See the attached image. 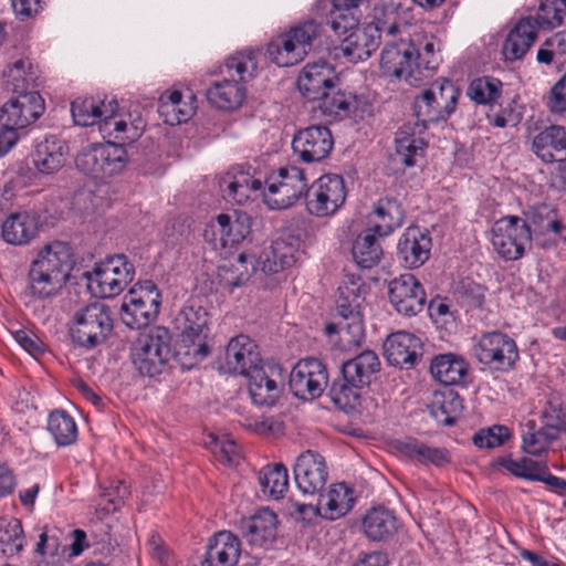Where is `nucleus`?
<instances>
[{
    "mask_svg": "<svg viewBox=\"0 0 566 566\" xmlns=\"http://www.w3.org/2000/svg\"><path fill=\"white\" fill-rule=\"evenodd\" d=\"M460 90L455 84L441 77L431 83L415 97L412 108L416 116L413 126L405 124L396 133L394 160L405 167L416 165V158L424 154L426 143L420 136L430 123L446 120L457 107Z\"/></svg>",
    "mask_w": 566,
    "mask_h": 566,
    "instance_id": "obj_1",
    "label": "nucleus"
},
{
    "mask_svg": "<svg viewBox=\"0 0 566 566\" xmlns=\"http://www.w3.org/2000/svg\"><path fill=\"white\" fill-rule=\"evenodd\" d=\"M380 370V361L373 350H364L342 364V379L329 388L332 401L340 409L348 410L359 405L361 390L369 387Z\"/></svg>",
    "mask_w": 566,
    "mask_h": 566,
    "instance_id": "obj_2",
    "label": "nucleus"
},
{
    "mask_svg": "<svg viewBox=\"0 0 566 566\" xmlns=\"http://www.w3.org/2000/svg\"><path fill=\"white\" fill-rule=\"evenodd\" d=\"M324 27L315 20H307L290 28L268 44L270 60L280 67L302 62L316 45L322 44Z\"/></svg>",
    "mask_w": 566,
    "mask_h": 566,
    "instance_id": "obj_3",
    "label": "nucleus"
},
{
    "mask_svg": "<svg viewBox=\"0 0 566 566\" xmlns=\"http://www.w3.org/2000/svg\"><path fill=\"white\" fill-rule=\"evenodd\" d=\"M113 331V317L108 305L95 301L76 311L70 328L75 344L86 349L106 342Z\"/></svg>",
    "mask_w": 566,
    "mask_h": 566,
    "instance_id": "obj_4",
    "label": "nucleus"
},
{
    "mask_svg": "<svg viewBox=\"0 0 566 566\" xmlns=\"http://www.w3.org/2000/svg\"><path fill=\"white\" fill-rule=\"evenodd\" d=\"M130 357L135 369L142 376L155 377L161 374L172 357L169 331L165 327H156L138 337L132 348Z\"/></svg>",
    "mask_w": 566,
    "mask_h": 566,
    "instance_id": "obj_5",
    "label": "nucleus"
},
{
    "mask_svg": "<svg viewBox=\"0 0 566 566\" xmlns=\"http://www.w3.org/2000/svg\"><path fill=\"white\" fill-rule=\"evenodd\" d=\"M178 321L182 323V332L176 356L184 366L191 367L206 358L210 350L206 342L208 313L201 306H188L180 312Z\"/></svg>",
    "mask_w": 566,
    "mask_h": 566,
    "instance_id": "obj_6",
    "label": "nucleus"
},
{
    "mask_svg": "<svg viewBox=\"0 0 566 566\" xmlns=\"http://www.w3.org/2000/svg\"><path fill=\"white\" fill-rule=\"evenodd\" d=\"M134 265L124 254H115L83 275L92 294L101 298L118 295L133 281Z\"/></svg>",
    "mask_w": 566,
    "mask_h": 566,
    "instance_id": "obj_7",
    "label": "nucleus"
},
{
    "mask_svg": "<svg viewBox=\"0 0 566 566\" xmlns=\"http://www.w3.org/2000/svg\"><path fill=\"white\" fill-rule=\"evenodd\" d=\"M473 355L479 363L496 371L511 370L520 359L515 340L500 331L481 335L473 346Z\"/></svg>",
    "mask_w": 566,
    "mask_h": 566,
    "instance_id": "obj_8",
    "label": "nucleus"
},
{
    "mask_svg": "<svg viewBox=\"0 0 566 566\" xmlns=\"http://www.w3.org/2000/svg\"><path fill=\"white\" fill-rule=\"evenodd\" d=\"M494 250L505 260L521 259L532 247V230L518 216H505L492 229Z\"/></svg>",
    "mask_w": 566,
    "mask_h": 566,
    "instance_id": "obj_9",
    "label": "nucleus"
},
{
    "mask_svg": "<svg viewBox=\"0 0 566 566\" xmlns=\"http://www.w3.org/2000/svg\"><path fill=\"white\" fill-rule=\"evenodd\" d=\"M126 161V149L123 145L105 143L82 149L76 158V168L94 178L109 177L119 171Z\"/></svg>",
    "mask_w": 566,
    "mask_h": 566,
    "instance_id": "obj_10",
    "label": "nucleus"
},
{
    "mask_svg": "<svg viewBox=\"0 0 566 566\" xmlns=\"http://www.w3.org/2000/svg\"><path fill=\"white\" fill-rule=\"evenodd\" d=\"M346 188L339 175H324L306 190L307 211L316 217L334 214L346 200Z\"/></svg>",
    "mask_w": 566,
    "mask_h": 566,
    "instance_id": "obj_11",
    "label": "nucleus"
},
{
    "mask_svg": "<svg viewBox=\"0 0 566 566\" xmlns=\"http://www.w3.org/2000/svg\"><path fill=\"white\" fill-rule=\"evenodd\" d=\"M417 46L413 41L400 40L387 44L380 55L384 74L406 81L416 86L423 81L419 66L415 62Z\"/></svg>",
    "mask_w": 566,
    "mask_h": 566,
    "instance_id": "obj_12",
    "label": "nucleus"
},
{
    "mask_svg": "<svg viewBox=\"0 0 566 566\" xmlns=\"http://www.w3.org/2000/svg\"><path fill=\"white\" fill-rule=\"evenodd\" d=\"M266 202L273 209L289 208L308 189L304 170L296 166L280 168L266 180Z\"/></svg>",
    "mask_w": 566,
    "mask_h": 566,
    "instance_id": "obj_13",
    "label": "nucleus"
},
{
    "mask_svg": "<svg viewBox=\"0 0 566 566\" xmlns=\"http://www.w3.org/2000/svg\"><path fill=\"white\" fill-rule=\"evenodd\" d=\"M397 30L398 25L396 23L389 25L386 23H368L361 28L356 24L347 31L348 35L344 38L340 50L352 62L364 61L378 49L382 32L392 35Z\"/></svg>",
    "mask_w": 566,
    "mask_h": 566,
    "instance_id": "obj_14",
    "label": "nucleus"
},
{
    "mask_svg": "<svg viewBox=\"0 0 566 566\" xmlns=\"http://www.w3.org/2000/svg\"><path fill=\"white\" fill-rule=\"evenodd\" d=\"M328 381L326 367L316 358L301 359L290 373V389L303 400L319 397Z\"/></svg>",
    "mask_w": 566,
    "mask_h": 566,
    "instance_id": "obj_15",
    "label": "nucleus"
},
{
    "mask_svg": "<svg viewBox=\"0 0 566 566\" xmlns=\"http://www.w3.org/2000/svg\"><path fill=\"white\" fill-rule=\"evenodd\" d=\"M44 109V99L39 92L13 94L0 108V123L17 132L34 123Z\"/></svg>",
    "mask_w": 566,
    "mask_h": 566,
    "instance_id": "obj_16",
    "label": "nucleus"
},
{
    "mask_svg": "<svg viewBox=\"0 0 566 566\" xmlns=\"http://www.w3.org/2000/svg\"><path fill=\"white\" fill-rule=\"evenodd\" d=\"M388 300L398 314L411 317L423 310L427 296L422 284L407 273L388 283Z\"/></svg>",
    "mask_w": 566,
    "mask_h": 566,
    "instance_id": "obj_17",
    "label": "nucleus"
},
{
    "mask_svg": "<svg viewBox=\"0 0 566 566\" xmlns=\"http://www.w3.org/2000/svg\"><path fill=\"white\" fill-rule=\"evenodd\" d=\"M248 390L252 401L259 406H273L279 399L282 387L280 381L281 368L275 365L262 363L249 370Z\"/></svg>",
    "mask_w": 566,
    "mask_h": 566,
    "instance_id": "obj_18",
    "label": "nucleus"
},
{
    "mask_svg": "<svg viewBox=\"0 0 566 566\" xmlns=\"http://www.w3.org/2000/svg\"><path fill=\"white\" fill-rule=\"evenodd\" d=\"M333 144L332 133L326 126L313 125L294 135L292 148L302 161L311 164L326 158Z\"/></svg>",
    "mask_w": 566,
    "mask_h": 566,
    "instance_id": "obj_19",
    "label": "nucleus"
},
{
    "mask_svg": "<svg viewBox=\"0 0 566 566\" xmlns=\"http://www.w3.org/2000/svg\"><path fill=\"white\" fill-rule=\"evenodd\" d=\"M293 472L298 490L311 497H315L324 489L327 481L324 458L311 450L297 457Z\"/></svg>",
    "mask_w": 566,
    "mask_h": 566,
    "instance_id": "obj_20",
    "label": "nucleus"
},
{
    "mask_svg": "<svg viewBox=\"0 0 566 566\" xmlns=\"http://www.w3.org/2000/svg\"><path fill=\"white\" fill-rule=\"evenodd\" d=\"M422 342L408 332H397L387 337L384 343V355L387 361L400 368L409 369L422 358Z\"/></svg>",
    "mask_w": 566,
    "mask_h": 566,
    "instance_id": "obj_21",
    "label": "nucleus"
},
{
    "mask_svg": "<svg viewBox=\"0 0 566 566\" xmlns=\"http://www.w3.org/2000/svg\"><path fill=\"white\" fill-rule=\"evenodd\" d=\"M337 80L335 69L326 61L306 64L297 77V88L307 101H317L324 96Z\"/></svg>",
    "mask_w": 566,
    "mask_h": 566,
    "instance_id": "obj_22",
    "label": "nucleus"
},
{
    "mask_svg": "<svg viewBox=\"0 0 566 566\" xmlns=\"http://www.w3.org/2000/svg\"><path fill=\"white\" fill-rule=\"evenodd\" d=\"M532 151L542 161L551 164L566 160V127L549 125L532 137Z\"/></svg>",
    "mask_w": 566,
    "mask_h": 566,
    "instance_id": "obj_23",
    "label": "nucleus"
},
{
    "mask_svg": "<svg viewBox=\"0 0 566 566\" xmlns=\"http://www.w3.org/2000/svg\"><path fill=\"white\" fill-rule=\"evenodd\" d=\"M31 263L52 275L56 274V279L66 283L74 260L70 245L65 242L55 241L43 247Z\"/></svg>",
    "mask_w": 566,
    "mask_h": 566,
    "instance_id": "obj_24",
    "label": "nucleus"
},
{
    "mask_svg": "<svg viewBox=\"0 0 566 566\" xmlns=\"http://www.w3.org/2000/svg\"><path fill=\"white\" fill-rule=\"evenodd\" d=\"M276 524L275 513L270 509H262L253 516L241 520L240 533L249 545L262 547L275 539Z\"/></svg>",
    "mask_w": 566,
    "mask_h": 566,
    "instance_id": "obj_25",
    "label": "nucleus"
},
{
    "mask_svg": "<svg viewBox=\"0 0 566 566\" xmlns=\"http://www.w3.org/2000/svg\"><path fill=\"white\" fill-rule=\"evenodd\" d=\"M398 255L405 266L417 269L430 256L431 238L418 227L408 228L398 242Z\"/></svg>",
    "mask_w": 566,
    "mask_h": 566,
    "instance_id": "obj_26",
    "label": "nucleus"
},
{
    "mask_svg": "<svg viewBox=\"0 0 566 566\" xmlns=\"http://www.w3.org/2000/svg\"><path fill=\"white\" fill-rule=\"evenodd\" d=\"M255 345L245 335L233 337L224 352L223 368L229 373L247 375L249 370L259 366V353L254 350Z\"/></svg>",
    "mask_w": 566,
    "mask_h": 566,
    "instance_id": "obj_27",
    "label": "nucleus"
},
{
    "mask_svg": "<svg viewBox=\"0 0 566 566\" xmlns=\"http://www.w3.org/2000/svg\"><path fill=\"white\" fill-rule=\"evenodd\" d=\"M159 303L148 297L136 296V292H128L120 307L123 323L132 329L146 327L159 313Z\"/></svg>",
    "mask_w": 566,
    "mask_h": 566,
    "instance_id": "obj_28",
    "label": "nucleus"
},
{
    "mask_svg": "<svg viewBox=\"0 0 566 566\" xmlns=\"http://www.w3.org/2000/svg\"><path fill=\"white\" fill-rule=\"evenodd\" d=\"M239 556V538L229 531H221L210 538L205 563L208 566H234Z\"/></svg>",
    "mask_w": 566,
    "mask_h": 566,
    "instance_id": "obj_29",
    "label": "nucleus"
},
{
    "mask_svg": "<svg viewBox=\"0 0 566 566\" xmlns=\"http://www.w3.org/2000/svg\"><path fill=\"white\" fill-rule=\"evenodd\" d=\"M537 21L532 17L521 19L503 43V55L507 61L522 59L537 38Z\"/></svg>",
    "mask_w": 566,
    "mask_h": 566,
    "instance_id": "obj_30",
    "label": "nucleus"
},
{
    "mask_svg": "<svg viewBox=\"0 0 566 566\" xmlns=\"http://www.w3.org/2000/svg\"><path fill=\"white\" fill-rule=\"evenodd\" d=\"M67 146L55 136H48L36 143L32 155L34 166L42 174H52L61 169L66 160Z\"/></svg>",
    "mask_w": 566,
    "mask_h": 566,
    "instance_id": "obj_31",
    "label": "nucleus"
},
{
    "mask_svg": "<svg viewBox=\"0 0 566 566\" xmlns=\"http://www.w3.org/2000/svg\"><path fill=\"white\" fill-rule=\"evenodd\" d=\"M405 214L400 203L395 198L378 200L374 212L369 216V229L379 238L387 237L402 224Z\"/></svg>",
    "mask_w": 566,
    "mask_h": 566,
    "instance_id": "obj_32",
    "label": "nucleus"
},
{
    "mask_svg": "<svg viewBox=\"0 0 566 566\" xmlns=\"http://www.w3.org/2000/svg\"><path fill=\"white\" fill-rule=\"evenodd\" d=\"M322 114L328 120L345 119L349 117L358 107L357 96L347 91H342L333 85V90L324 93V96L317 99Z\"/></svg>",
    "mask_w": 566,
    "mask_h": 566,
    "instance_id": "obj_33",
    "label": "nucleus"
},
{
    "mask_svg": "<svg viewBox=\"0 0 566 566\" xmlns=\"http://www.w3.org/2000/svg\"><path fill=\"white\" fill-rule=\"evenodd\" d=\"M363 528L370 541L381 542L398 532L399 522L392 511L378 506L367 512L363 518Z\"/></svg>",
    "mask_w": 566,
    "mask_h": 566,
    "instance_id": "obj_34",
    "label": "nucleus"
},
{
    "mask_svg": "<svg viewBox=\"0 0 566 566\" xmlns=\"http://www.w3.org/2000/svg\"><path fill=\"white\" fill-rule=\"evenodd\" d=\"M38 226V219L30 213H12L2 223L1 235L9 244L23 245L35 238Z\"/></svg>",
    "mask_w": 566,
    "mask_h": 566,
    "instance_id": "obj_35",
    "label": "nucleus"
},
{
    "mask_svg": "<svg viewBox=\"0 0 566 566\" xmlns=\"http://www.w3.org/2000/svg\"><path fill=\"white\" fill-rule=\"evenodd\" d=\"M254 270L253 258L241 253L234 261L218 268V282L221 287L231 293L235 287L247 284Z\"/></svg>",
    "mask_w": 566,
    "mask_h": 566,
    "instance_id": "obj_36",
    "label": "nucleus"
},
{
    "mask_svg": "<svg viewBox=\"0 0 566 566\" xmlns=\"http://www.w3.org/2000/svg\"><path fill=\"white\" fill-rule=\"evenodd\" d=\"M6 88L12 94L38 92V72L29 59H19L3 72Z\"/></svg>",
    "mask_w": 566,
    "mask_h": 566,
    "instance_id": "obj_37",
    "label": "nucleus"
},
{
    "mask_svg": "<svg viewBox=\"0 0 566 566\" xmlns=\"http://www.w3.org/2000/svg\"><path fill=\"white\" fill-rule=\"evenodd\" d=\"M210 104L219 109L233 111L240 107L245 98V87L234 80L214 82L206 92Z\"/></svg>",
    "mask_w": 566,
    "mask_h": 566,
    "instance_id": "obj_38",
    "label": "nucleus"
},
{
    "mask_svg": "<svg viewBox=\"0 0 566 566\" xmlns=\"http://www.w3.org/2000/svg\"><path fill=\"white\" fill-rule=\"evenodd\" d=\"M432 418L440 424L452 426L462 412V399L451 390L436 391L428 406Z\"/></svg>",
    "mask_w": 566,
    "mask_h": 566,
    "instance_id": "obj_39",
    "label": "nucleus"
},
{
    "mask_svg": "<svg viewBox=\"0 0 566 566\" xmlns=\"http://www.w3.org/2000/svg\"><path fill=\"white\" fill-rule=\"evenodd\" d=\"M430 371L438 381L446 386L458 385L468 374V364L460 356L443 354L432 359Z\"/></svg>",
    "mask_w": 566,
    "mask_h": 566,
    "instance_id": "obj_40",
    "label": "nucleus"
},
{
    "mask_svg": "<svg viewBox=\"0 0 566 566\" xmlns=\"http://www.w3.org/2000/svg\"><path fill=\"white\" fill-rule=\"evenodd\" d=\"M55 276L56 274L52 275L31 263L25 295L32 300H46L56 296L66 283Z\"/></svg>",
    "mask_w": 566,
    "mask_h": 566,
    "instance_id": "obj_41",
    "label": "nucleus"
},
{
    "mask_svg": "<svg viewBox=\"0 0 566 566\" xmlns=\"http://www.w3.org/2000/svg\"><path fill=\"white\" fill-rule=\"evenodd\" d=\"M316 496L322 500L323 516L329 520L345 515L355 502L353 490L345 483L334 484L326 494L319 492Z\"/></svg>",
    "mask_w": 566,
    "mask_h": 566,
    "instance_id": "obj_42",
    "label": "nucleus"
},
{
    "mask_svg": "<svg viewBox=\"0 0 566 566\" xmlns=\"http://www.w3.org/2000/svg\"><path fill=\"white\" fill-rule=\"evenodd\" d=\"M376 235L377 233L368 228L357 237L353 244V258L363 269H370L378 264L382 256V248Z\"/></svg>",
    "mask_w": 566,
    "mask_h": 566,
    "instance_id": "obj_43",
    "label": "nucleus"
},
{
    "mask_svg": "<svg viewBox=\"0 0 566 566\" xmlns=\"http://www.w3.org/2000/svg\"><path fill=\"white\" fill-rule=\"evenodd\" d=\"M367 0H333L331 11V28L337 35H345L348 30L358 24V8Z\"/></svg>",
    "mask_w": 566,
    "mask_h": 566,
    "instance_id": "obj_44",
    "label": "nucleus"
},
{
    "mask_svg": "<svg viewBox=\"0 0 566 566\" xmlns=\"http://www.w3.org/2000/svg\"><path fill=\"white\" fill-rule=\"evenodd\" d=\"M501 94L502 82L491 76L474 78L467 88V96L478 105L493 106Z\"/></svg>",
    "mask_w": 566,
    "mask_h": 566,
    "instance_id": "obj_45",
    "label": "nucleus"
},
{
    "mask_svg": "<svg viewBox=\"0 0 566 566\" xmlns=\"http://www.w3.org/2000/svg\"><path fill=\"white\" fill-rule=\"evenodd\" d=\"M48 430L57 446L65 447L77 439V427L72 416L64 410H54L48 420Z\"/></svg>",
    "mask_w": 566,
    "mask_h": 566,
    "instance_id": "obj_46",
    "label": "nucleus"
},
{
    "mask_svg": "<svg viewBox=\"0 0 566 566\" xmlns=\"http://www.w3.org/2000/svg\"><path fill=\"white\" fill-rule=\"evenodd\" d=\"M338 296L336 300V314L340 321L354 319L355 315H361L360 306V284L352 280L349 283H343L338 286Z\"/></svg>",
    "mask_w": 566,
    "mask_h": 566,
    "instance_id": "obj_47",
    "label": "nucleus"
},
{
    "mask_svg": "<svg viewBox=\"0 0 566 566\" xmlns=\"http://www.w3.org/2000/svg\"><path fill=\"white\" fill-rule=\"evenodd\" d=\"M216 221L223 245L237 244L250 233V218L245 213L237 216L235 219H232L229 214L220 213Z\"/></svg>",
    "mask_w": 566,
    "mask_h": 566,
    "instance_id": "obj_48",
    "label": "nucleus"
},
{
    "mask_svg": "<svg viewBox=\"0 0 566 566\" xmlns=\"http://www.w3.org/2000/svg\"><path fill=\"white\" fill-rule=\"evenodd\" d=\"M292 249L284 241H275L269 251L260 256L262 272L273 274L281 272L294 264Z\"/></svg>",
    "mask_w": 566,
    "mask_h": 566,
    "instance_id": "obj_49",
    "label": "nucleus"
},
{
    "mask_svg": "<svg viewBox=\"0 0 566 566\" xmlns=\"http://www.w3.org/2000/svg\"><path fill=\"white\" fill-rule=\"evenodd\" d=\"M259 483L264 494L279 499L289 486L286 468L281 463L265 467L259 473Z\"/></svg>",
    "mask_w": 566,
    "mask_h": 566,
    "instance_id": "obj_50",
    "label": "nucleus"
},
{
    "mask_svg": "<svg viewBox=\"0 0 566 566\" xmlns=\"http://www.w3.org/2000/svg\"><path fill=\"white\" fill-rule=\"evenodd\" d=\"M24 546L21 522L15 518L0 521V552L6 556L19 554Z\"/></svg>",
    "mask_w": 566,
    "mask_h": 566,
    "instance_id": "obj_51",
    "label": "nucleus"
},
{
    "mask_svg": "<svg viewBox=\"0 0 566 566\" xmlns=\"http://www.w3.org/2000/svg\"><path fill=\"white\" fill-rule=\"evenodd\" d=\"M559 433L558 424H546L538 430H534V427L530 429L523 436V450L526 453L537 455L546 450L548 444L557 439Z\"/></svg>",
    "mask_w": 566,
    "mask_h": 566,
    "instance_id": "obj_52",
    "label": "nucleus"
},
{
    "mask_svg": "<svg viewBox=\"0 0 566 566\" xmlns=\"http://www.w3.org/2000/svg\"><path fill=\"white\" fill-rule=\"evenodd\" d=\"M536 31L539 27L557 28L562 25L566 13V0H542L538 8Z\"/></svg>",
    "mask_w": 566,
    "mask_h": 566,
    "instance_id": "obj_53",
    "label": "nucleus"
},
{
    "mask_svg": "<svg viewBox=\"0 0 566 566\" xmlns=\"http://www.w3.org/2000/svg\"><path fill=\"white\" fill-rule=\"evenodd\" d=\"M74 123L80 126H91L102 120L99 103L92 98H76L71 105Z\"/></svg>",
    "mask_w": 566,
    "mask_h": 566,
    "instance_id": "obj_54",
    "label": "nucleus"
},
{
    "mask_svg": "<svg viewBox=\"0 0 566 566\" xmlns=\"http://www.w3.org/2000/svg\"><path fill=\"white\" fill-rule=\"evenodd\" d=\"M417 53L415 54V62L419 66L420 75L423 80L428 76L426 72H432L438 69L440 64L439 48L437 41L431 38L424 42L416 44Z\"/></svg>",
    "mask_w": 566,
    "mask_h": 566,
    "instance_id": "obj_55",
    "label": "nucleus"
},
{
    "mask_svg": "<svg viewBox=\"0 0 566 566\" xmlns=\"http://www.w3.org/2000/svg\"><path fill=\"white\" fill-rule=\"evenodd\" d=\"M501 465L515 476L536 481L544 473V463L528 458L520 460L502 459Z\"/></svg>",
    "mask_w": 566,
    "mask_h": 566,
    "instance_id": "obj_56",
    "label": "nucleus"
},
{
    "mask_svg": "<svg viewBox=\"0 0 566 566\" xmlns=\"http://www.w3.org/2000/svg\"><path fill=\"white\" fill-rule=\"evenodd\" d=\"M226 67L231 76L234 71L241 82H247L255 74L256 61L251 52H239L227 59Z\"/></svg>",
    "mask_w": 566,
    "mask_h": 566,
    "instance_id": "obj_57",
    "label": "nucleus"
},
{
    "mask_svg": "<svg viewBox=\"0 0 566 566\" xmlns=\"http://www.w3.org/2000/svg\"><path fill=\"white\" fill-rule=\"evenodd\" d=\"M510 437V431L505 426H493L479 430L473 436V443L478 448H496L502 446Z\"/></svg>",
    "mask_w": 566,
    "mask_h": 566,
    "instance_id": "obj_58",
    "label": "nucleus"
},
{
    "mask_svg": "<svg viewBox=\"0 0 566 566\" xmlns=\"http://www.w3.org/2000/svg\"><path fill=\"white\" fill-rule=\"evenodd\" d=\"M220 188L227 200L242 203L249 198V178L242 176V180H233L227 175L220 179Z\"/></svg>",
    "mask_w": 566,
    "mask_h": 566,
    "instance_id": "obj_59",
    "label": "nucleus"
},
{
    "mask_svg": "<svg viewBox=\"0 0 566 566\" xmlns=\"http://www.w3.org/2000/svg\"><path fill=\"white\" fill-rule=\"evenodd\" d=\"M209 444L217 460L221 463L227 465H234L238 463L240 454L234 441L229 439L220 440L216 436H210Z\"/></svg>",
    "mask_w": 566,
    "mask_h": 566,
    "instance_id": "obj_60",
    "label": "nucleus"
},
{
    "mask_svg": "<svg viewBox=\"0 0 566 566\" xmlns=\"http://www.w3.org/2000/svg\"><path fill=\"white\" fill-rule=\"evenodd\" d=\"M128 494V486L123 481H117L114 485L105 489L101 494V496L106 500L107 505L99 507L98 512L103 514L115 512L124 503Z\"/></svg>",
    "mask_w": 566,
    "mask_h": 566,
    "instance_id": "obj_61",
    "label": "nucleus"
},
{
    "mask_svg": "<svg viewBox=\"0 0 566 566\" xmlns=\"http://www.w3.org/2000/svg\"><path fill=\"white\" fill-rule=\"evenodd\" d=\"M340 339L348 346H359L364 340L365 333L361 315H355L354 319L340 321Z\"/></svg>",
    "mask_w": 566,
    "mask_h": 566,
    "instance_id": "obj_62",
    "label": "nucleus"
},
{
    "mask_svg": "<svg viewBox=\"0 0 566 566\" xmlns=\"http://www.w3.org/2000/svg\"><path fill=\"white\" fill-rule=\"evenodd\" d=\"M35 551L42 555L49 554L52 557H60L66 553L67 545H62L60 543V538L56 535H49L44 531L39 536V543L36 544Z\"/></svg>",
    "mask_w": 566,
    "mask_h": 566,
    "instance_id": "obj_63",
    "label": "nucleus"
},
{
    "mask_svg": "<svg viewBox=\"0 0 566 566\" xmlns=\"http://www.w3.org/2000/svg\"><path fill=\"white\" fill-rule=\"evenodd\" d=\"M547 107L552 113L560 114L566 111V81L559 78L551 88Z\"/></svg>",
    "mask_w": 566,
    "mask_h": 566,
    "instance_id": "obj_64",
    "label": "nucleus"
}]
</instances>
